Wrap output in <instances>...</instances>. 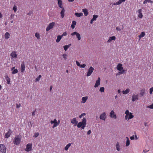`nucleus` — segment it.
Segmentation results:
<instances>
[{
    "instance_id": "nucleus-1",
    "label": "nucleus",
    "mask_w": 153,
    "mask_h": 153,
    "mask_svg": "<svg viewBox=\"0 0 153 153\" xmlns=\"http://www.w3.org/2000/svg\"><path fill=\"white\" fill-rule=\"evenodd\" d=\"M86 119L85 118L83 117L82 120V121L79 122L77 125L78 128H81L82 129H84L86 126Z\"/></svg>"
},
{
    "instance_id": "nucleus-2",
    "label": "nucleus",
    "mask_w": 153,
    "mask_h": 153,
    "mask_svg": "<svg viewBox=\"0 0 153 153\" xmlns=\"http://www.w3.org/2000/svg\"><path fill=\"white\" fill-rule=\"evenodd\" d=\"M126 115L125 116V118L126 120H128L129 119L133 118L134 116L133 115V113L129 112L128 110L126 111L125 112Z\"/></svg>"
},
{
    "instance_id": "nucleus-3",
    "label": "nucleus",
    "mask_w": 153,
    "mask_h": 153,
    "mask_svg": "<svg viewBox=\"0 0 153 153\" xmlns=\"http://www.w3.org/2000/svg\"><path fill=\"white\" fill-rule=\"evenodd\" d=\"M117 69L119 71L118 72L119 75L123 74L126 72V71L123 69V65L121 63H119L117 65Z\"/></svg>"
},
{
    "instance_id": "nucleus-4",
    "label": "nucleus",
    "mask_w": 153,
    "mask_h": 153,
    "mask_svg": "<svg viewBox=\"0 0 153 153\" xmlns=\"http://www.w3.org/2000/svg\"><path fill=\"white\" fill-rule=\"evenodd\" d=\"M71 35L74 36L76 35V38L78 41H80L81 39V37L80 34L76 31H74L71 33Z\"/></svg>"
},
{
    "instance_id": "nucleus-5",
    "label": "nucleus",
    "mask_w": 153,
    "mask_h": 153,
    "mask_svg": "<svg viewBox=\"0 0 153 153\" xmlns=\"http://www.w3.org/2000/svg\"><path fill=\"white\" fill-rule=\"evenodd\" d=\"M21 138L18 136H16L15 137L13 143L14 144L18 145H19L21 142Z\"/></svg>"
},
{
    "instance_id": "nucleus-6",
    "label": "nucleus",
    "mask_w": 153,
    "mask_h": 153,
    "mask_svg": "<svg viewBox=\"0 0 153 153\" xmlns=\"http://www.w3.org/2000/svg\"><path fill=\"white\" fill-rule=\"evenodd\" d=\"M109 117L113 119H116L117 116L113 110H111L109 113Z\"/></svg>"
},
{
    "instance_id": "nucleus-7",
    "label": "nucleus",
    "mask_w": 153,
    "mask_h": 153,
    "mask_svg": "<svg viewBox=\"0 0 153 153\" xmlns=\"http://www.w3.org/2000/svg\"><path fill=\"white\" fill-rule=\"evenodd\" d=\"M55 23L54 22H52L50 23L48 26L46 28V31H48L51 29H52L55 26Z\"/></svg>"
},
{
    "instance_id": "nucleus-8",
    "label": "nucleus",
    "mask_w": 153,
    "mask_h": 153,
    "mask_svg": "<svg viewBox=\"0 0 153 153\" xmlns=\"http://www.w3.org/2000/svg\"><path fill=\"white\" fill-rule=\"evenodd\" d=\"M0 151L2 153H6V148L3 144H0Z\"/></svg>"
},
{
    "instance_id": "nucleus-9",
    "label": "nucleus",
    "mask_w": 153,
    "mask_h": 153,
    "mask_svg": "<svg viewBox=\"0 0 153 153\" xmlns=\"http://www.w3.org/2000/svg\"><path fill=\"white\" fill-rule=\"evenodd\" d=\"M32 149V144L30 143L27 144L26 146V148L25 150L27 152H30Z\"/></svg>"
},
{
    "instance_id": "nucleus-10",
    "label": "nucleus",
    "mask_w": 153,
    "mask_h": 153,
    "mask_svg": "<svg viewBox=\"0 0 153 153\" xmlns=\"http://www.w3.org/2000/svg\"><path fill=\"white\" fill-rule=\"evenodd\" d=\"M106 114L105 112L101 114L100 116V118L103 121H105L106 118Z\"/></svg>"
},
{
    "instance_id": "nucleus-11",
    "label": "nucleus",
    "mask_w": 153,
    "mask_h": 153,
    "mask_svg": "<svg viewBox=\"0 0 153 153\" xmlns=\"http://www.w3.org/2000/svg\"><path fill=\"white\" fill-rule=\"evenodd\" d=\"M94 68L92 67L91 66L90 67L88 70V71L87 73L86 76H90L93 73Z\"/></svg>"
},
{
    "instance_id": "nucleus-12",
    "label": "nucleus",
    "mask_w": 153,
    "mask_h": 153,
    "mask_svg": "<svg viewBox=\"0 0 153 153\" xmlns=\"http://www.w3.org/2000/svg\"><path fill=\"white\" fill-rule=\"evenodd\" d=\"M10 56H11V59L16 58L17 57V54L16 52V51H13L10 54Z\"/></svg>"
},
{
    "instance_id": "nucleus-13",
    "label": "nucleus",
    "mask_w": 153,
    "mask_h": 153,
    "mask_svg": "<svg viewBox=\"0 0 153 153\" xmlns=\"http://www.w3.org/2000/svg\"><path fill=\"white\" fill-rule=\"evenodd\" d=\"M142 11V10L141 9H138L137 11V16L140 19H142L143 16Z\"/></svg>"
},
{
    "instance_id": "nucleus-14",
    "label": "nucleus",
    "mask_w": 153,
    "mask_h": 153,
    "mask_svg": "<svg viewBox=\"0 0 153 153\" xmlns=\"http://www.w3.org/2000/svg\"><path fill=\"white\" fill-rule=\"evenodd\" d=\"M71 123L74 125V126H76L77 125L78 121L76 118H74L71 120Z\"/></svg>"
},
{
    "instance_id": "nucleus-15",
    "label": "nucleus",
    "mask_w": 153,
    "mask_h": 153,
    "mask_svg": "<svg viewBox=\"0 0 153 153\" xmlns=\"http://www.w3.org/2000/svg\"><path fill=\"white\" fill-rule=\"evenodd\" d=\"M116 37L114 36L110 37L108 40L107 42L108 43H111L113 41H115L116 40Z\"/></svg>"
},
{
    "instance_id": "nucleus-16",
    "label": "nucleus",
    "mask_w": 153,
    "mask_h": 153,
    "mask_svg": "<svg viewBox=\"0 0 153 153\" xmlns=\"http://www.w3.org/2000/svg\"><path fill=\"white\" fill-rule=\"evenodd\" d=\"M138 99V94H134L132 95V101L134 102Z\"/></svg>"
},
{
    "instance_id": "nucleus-17",
    "label": "nucleus",
    "mask_w": 153,
    "mask_h": 153,
    "mask_svg": "<svg viewBox=\"0 0 153 153\" xmlns=\"http://www.w3.org/2000/svg\"><path fill=\"white\" fill-rule=\"evenodd\" d=\"M88 96H85L82 97L81 99V103L82 104L85 103L87 100H88Z\"/></svg>"
},
{
    "instance_id": "nucleus-18",
    "label": "nucleus",
    "mask_w": 153,
    "mask_h": 153,
    "mask_svg": "<svg viewBox=\"0 0 153 153\" xmlns=\"http://www.w3.org/2000/svg\"><path fill=\"white\" fill-rule=\"evenodd\" d=\"M20 68L21 72L23 73L25 70V65L24 62L21 63Z\"/></svg>"
},
{
    "instance_id": "nucleus-19",
    "label": "nucleus",
    "mask_w": 153,
    "mask_h": 153,
    "mask_svg": "<svg viewBox=\"0 0 153 153\" xmlns=\"http://www.w3.org/2000/svg\"><path fill=\"white\" fill-rule=\"evenodd\" d=\"M100 77H99L98 80H97L96 82V83H95V85L94 86V87L97 88V87H98V86L100 85Z\"/></svg>"
},
{
    "instance_id": "nucleus-20",
    "label": "nucleus",
    "mask_w": 153,
    "mask_h": 153,
    "mask_svg": "<svg viewBox=\"0 0 153 153\" xmlns=\"http://www.w3.org/2000/svg\"><path fill=\"white\" fill-rule=\"evenodd\" d=\"M116 149L118 151H120L121 150V146L118 142H117L115 145Z\"/></svg>"
},
{
    "instance_id": "nucleus-21",
    "label": "nucleus",
    "mask_w": 153,
    "mask_h": 153,
    "mask_svg": "<svg viewBox=\"0 0 153 153\" xmlns=\"http://www.w3.org/2000/svg\"><path fill=\"white\" fill-rule=\"evenodd\" d=\"M126 0H119L118 1L113 3L114 5H117L121 4L122 2H125Z\"/></svg>"
},
{
    "instance_id": "nucleus-22",
    "label": "nucleus",
    "mask_w": 153,
    "mask_h": 153,
    "mask_svg": "<svg viewBox=\"0 0 153 153\" xmlns=\"http://www.w3.org/2000/svg\"><path fill=\"white\" fill-rule=\"evenodd\" d=\"M146 91V90L145 88H143L141 89L140 91V94L142 96H143Z\"/></svg>"
},
{
    "instance_id": "nucleus-23",
    "label": "nucleus",
    "mask_w": 153,
    "mask_h": 153,
    "mask_svg": "<svg viewBox=\"0 0 153 153\" xmlns=\"http://www.w3.org/2000/svg\"><path fill=\"white\" fill-rule=\"evenodd\" d=\"M58 4L59 7L62 8L63 7L62 6V0H57Z\"/></svg>"
},
{
    "instance_id": "nucleus-24",
    "label": "nucleus",
    "mask_w": 153,
    "mask_h": 153,
    "mask_svg": "<svg viewBox=\"0 0 153 153\" xmlns=\"http://www.w3.org/2000/svg\"><path fill=\"white\" fill-rule=\"evenodd\" d=\"M11 133V131L10 129H9L8 132L5 134V138H8L10 136Z\"/></svg>"
},
{
    "instance_id": "nucleus-25",
    "label": "nucleus",
    "mask_w": 153,
    "mask_h": 153,
    "mask_svg": "<svg viewBox=\"0 0 153 153\" xmlns=\"http://www.w3.org/2000/svg\"><path fill=\"white\" fill-rule=\"evenodd\" d=\"M61 8L62 9V10L60 12V14L62 17L63 18L64 16V13L65 11V10L64 8L63 7Z\"/></svg>"
},
{
    "instance_id": "nucleus-26",
    "label": "nucleus",
    "mask_w": 153,
    "mask_h": 153,
    "mask_svg": "<svg viewBox=\"0 0 153 153\" xmlns=\"http://www.w3.org/2000/svg\"><path fill=\"white\" fill-rule=\"evenodd\" d=\"M130 89L129 88H127L125 90L122 91V93L124 94H126L129 93Z\"/></svg>"
},
{
    "instance_id": "nucleus-27",
    "label": "nucleus",
    "mask_w": 153,
    "mask_h": 153,
    "mask_svg": "<svg viewBox=\"0 0 153 153\" xmlns=\"http://www.w3.org/2000/svg\"><path fill=\"white\" fill-rule=\"evenodd\" d=\"M72 143H69L67 144L64 148V149L65 151H67L69 148L70 147Z\"/></svg>"
},
{
    "instance_id": "nucleus-28",
    "label": "nucleus",
    "mask_w": 153,
    "mask_h": 153,
    "mask_svg": "<svg viewBox=\"0 0 153 153\" xmlns=\"http://www.w3.org/2000/svg\"><path fill=\"white\" fill-rule=\"evenodd\" d=\"M126 147H128L129 145L130 144V140H129V138L128 137H126Z\"/></svg>"
},
{
    "instance_id": "nucleus-29",
    "label": "nucleus",
    "mask_w": 153,
    "mask_h": 153,
    "mask_svg": "<svg viewBox=\"0 0 153 153\" xmlns=\"http://www.w3.org/2000/svg\"><path fill=\"white\" fill-rule=\"evenodd\" d=\"M10 37V34L8 32H6L4 34V38L5 39H8Z\"/></svg>"
},
{
    "instance_id": "nucleus-30",
    "label": "nucleus",
    "mask_w": 153,
    "mask_h": 153,
    "mask_svg": "<svg viewBox=\"0 0 153 153\" xmlns=\"http://www.w3.org/2000/svg\"><path fill=\"white\" fill-rule=\"evenodd\" d=\"M76 25V22L74 20L72 22V23L71 25V27L72 29L74 28L75 25Z\"/></svg>"
},
{
    "instance_id": "nucleus-31",
    "label": "nucleus",
    "mask_w": 153,
    "mask_h": 153,
    "mask_svg": "<svg viewBox=\"0 0 153 153\" xmlns=\"http://www.w3.org/2000/svg\"><path fill=\"white\" fill-rule=\"evenodd\" d=\"M145 34L144 32H142L140 34L139 36V40H140L141 38L145 36Z\"/></svg>"
},
{
    "instance_id": "nucleus-32",
    "label": "nucleus",
    "mask_w": 153,
    "mask_h": 153,
    "mask_svg": "<svg viewBox=\"0 0 153 153\" xmlns=\"http://www.w3.org/2000/svg\"><path fill=\"white\" fill-rule=\"evenodd\" d=\"M71 44H70L68 45L64 46H63V48H64V50L65 51H67V50L68 48H69L71 46Z\"/></svg>"
},
{
    "instance_id": "nucleus-33",
    "label": "nucleus",
    "mask_w": 153,
    "mask_h": 153,
    "mask_svg": "<svg viewBox=\"0 0 153 153\" xmlns=\"http://www.w3.org/2000/svg\"><path fill=\"white\" fill-rule=\"evenodd\" d=\"M82 12L84 13V14L85 16H87L88 14V10L86 9H82Z\"/></svg>"
},
{
    "instance_id": "nucleus-34",
    "label": "nucleus",
    "mask_w": 153,
    "mask_h": 153,
    "mask_svg": "<svg viewBox=\"0 0 153 153\" xmlns=\"http://www.w3.org/2000/svg\"><path fill=\"white\" fill-rule=\"evenodd\" d=\"M62 36L59 35L57 36V38L56 40V42L57 43L59 42L62 39Z\"/></svg>"
},
{
    "instance_id": "nucleus-35",
    "label": "nucleus",
    "mask_w": 153,
    "mask_h": 153,
    "mask_svg": "<svg viewBox=\"0 0 153 153\" xmlns=\"http://www.w3.org/2000/svg\"><path fill=\"white\" fill-rule=\"evenodd\" d=\"M75 15L77 17H79L83 15V13H75Z\"/></svg>"
},
{
    "instance_id": "nucleus-36",
    "label": "nucleus",
    "mask_w": 153,
    "mask_h": 153,
    "mask_svg": "<svg viewBox=\"0 0 153 153\" xmlns=\"http://www.w3.org/2000/svg\"><path fill=\"white\" fill-rule=\"evenodd\" d=\"M5 78L7 81V83L9 84H10V78L7 75L6 76Z\"/></svg>"
},
{
    "instance_id": "nucleus-37",
    "label": "nucleus",
    "mask_w": 153,
    "mask_h": 153,
    "mask_svg": "<svg viewBox=\"0 0 153 153\" xmlns=\"http://www.w3.org/2000/svg\"><path fill=\"white\" fill-rule=\"evenodd\" d=\"M41 77H42V76L41 75H39L36 78V79L34 81L35 82H39L40 80Z\"/></svg>"
},
{
    "instance_id": "nucleus-38",
    "label": "nucleus",
    "mask_w": 153,
    "mask_h": 153,
    "mask_svg": "<svg viewBox=\"0 0 153 153\" xmlns=\"http://www.w3.org/2000/svg\"><path fill=\"white\" fill-rule=\"evenodd\" d=\"M35 36L38 39H39L40 38V34L37 32L35 33Z\"/></svg>"
},
{
    "instance_id": "nucleus-39",
    "label": "nucleus",
    "mask_w": 153,
    "mask_h": 153,
    "mask_svg": "<svg viewBox=\"0 0 153 153\" xmlns=\"http://www.w3.org/2000/svg\"><path fill=\"white\" fill-rule=\"evenodd\" d=\"M93 16V18L92 19V20L94 21L96 20L97 18L98 17V16L94 15Z\"/></svg>"
},
{
    "instance_id": "nucleus-40",
    "label": "nucleus",
    "mask_w": 153,
    "mask_h": 153,
    "mask_svg": "<svg viewBox=\"0 0 153 153\" xmlns=\"http://www.w3.org/2000/svg\"><path fill=\"white\" fill-rule=\"evenodd\" d=\"M104 88L103 87H101L100 88L99 91L101 92H104Z\"/></svg>"
},
{
    "instance_id": "nucleus-41",
    "label": "nucleus",
    "mask_w": 153,
    "mask_h": 153,
    "mask_svg": "<svg viewBox=\"0 0 153 153\" xmlns=\"http://www.w3.org/2000/svg\"><path fill=\"white\" fill-rule=\"evenodd\" d=\"M58 125H59L58 123L57 122V120H56V121L55 122L52 127L53 128H54V127H56Z\"/></svg>"
},
{
    "instance_id": "nucleus-42",
    "label": "nucleus",
    "mask_w": 153,
    "mask_h": 153,
    "mask_svg": "<svg viewBox=\"0 0 153 153\" xmlns=\"http://www.w3.org/2000/svg\"><path fill=\"white\" fill-rule=\"evenodd\" d=\"M18 72V70L17 69H15L12 71V73L13 74H14L17 73Z\"/></svg>"
},
{
    "instance_id": "nucleus-43",
    "label": "nucleus",
    "mask_w": 153,
    "mask_h": 153,
    "mask_svg": "<svg viewBox=\"0 0 153 153\" xmlns=\"http://www.w3.org/2000/svg\"><path fill=\"white\" fill-rule=\"evenodd\" d=\"M153 92V87H151L149 89V94H152Z\"/></svg>"
},
{
    "instance_id": "nucleus-44",
    "label": "nucleus",
    "mask_w": 153,
    "mask_h": 153,
    "mask_svg": "<svg viewBox=\"0 0 153 153\" xmlns=\"http://www.w3.org/2000/svg\"><path fill=\"white\" fill-rule=\"evenodd\" d=\"M123 26H122L121 27V29H123ZM116 29L117 30L119 31H120L121 30V28L119 27H117L116 28Z\"/></svg>"
},
{
    "instance_id": "nucleus-45",
    "label": "nucleus",
    "mask_w": 153,
    "mask_h": 153,
    "mask_svg": "<svg viewBox=\"0 0 153 153\" xmlns=\"http://www.w3.org/2000/svg\"><path fill=\"white\" fill-rule=\"evenodd\" d=\"M17 7L15 5L13 7V9L15 12H16L17 11Z\"/></svg>"
},
{
    "instance_id": "nucleus-46",
    "label": "nucleus",
    "mask_w": 153,
    "mask_h": 153,
    "mask_svg": "<svg viewBox=\"0 0 153 153\" xmlns=\"http://www.w3.org/2000/svg\"><path fill=\"white\" fill-rule=\"evenodd\" d=\"M62 56L63 58L65 60H66L67 59V55L66 54H64L62 55Z\"/></svg>"
},
{
    "instance_id": "nucleus-47",
    "label": "nucleus",
    "mask_w": 153,
    "mask_h": 153,
    "mask_svg": "<svg viewBox=\"0 0 153 153\" xmlns=\"http://www.w3.org/2000/svg\"><path fill=\"white\" fill-rule=\"evenodd\" d=\"M147 108H148L150 109H153V103L150 105L147 106Z\"/></svg>"
},
{
    "instance_id": "nucleus-48",
    "label": "nucleus",
    "mask_w": 153,
    "mask_h": 153,
    "mask_svg": "<svg viewBox=\"0 0 153 153\" xmlns=\"http://www.w3.org/2000/svg\"><path fill=\"white\" fill-rule=\"evenodd\" d=\"M39 135V134L37 132L35 133L33 135V137H37Z\"/></svg>"
},
{
    "instance_id": "nucleus-49",
    "label": "nucleus",
    "mask_w": 153,
    "mask_h": 153,
    "mask_svg": "<svg viewBox=\"0 0 153 153\" xmlns=\"http://www.w3.org/2000/svg\"><path fill=\"white\" fill-rule=\"evenodd\" d=\"M86 115V114L85 113L82 114L81 115L79 116V117L80 118H82V117Z\"/></svg>"
},
{
    "instance_id": "nucleus-50",
    "label": "nucleus",
    "mask_w": 153,
    "mask_h": 153,
    "mask_svg": "<svg viewBox=\"0 0 153 153\" xmlns=\"http://www.w3.org/2000/svg\"><path fill=\"white\" fill-rule=\"evenodd\" d=\"M86 66V65L85 64H83L82 65H81L79 67L80 68H84Z\"/></svg>"
},
{
    "instance_id": "nucleus-51",
    "label": "nucleus",
    "mask_w": 153,
    "mask_h": 153,
    "mask_svg": "<svg viewBox=\"0 0 153 153\" xmlns=\"http://www.w3.org/2000/svg\"><path fill=\"white\" fill-rule=\"evenodd\" d=\"M56 119H54L53 120H51L50 122V123L51 124H54L55 122L56 121Z\"/></svg>"
},
{
    "instance_id": "nucleus-52",
    "label": "nucleus",
    "mask_w": 153,
    "mask_h": 153,
    "mask_svg": "<svg viewBox=\"0 0 153 153\" xmlns=\"http://www.w3.org/2000/svg\"><path fill=\"white\" fill-rule=\"evenodd\" d=\"M76 62L77 65L78 66L80 67L81 65L77 61H76Z\"/></svg>"
},
{
    "instance_id": "nucleus-53",
    "label": "nucleus",
    "mask_w": 153,
    "mask_h": 153,
    "mask_svg": "<svg viewBox=\"0 0 153 153\" xmlns=\"http://www.w3.org/2000/svg\"><path fill=\"white\" fill-rule=\"evenodd\" d=\"M21 106V105L20 104H16V107L17 108H19Z\"/></svg>"
},
{
    "instance_id": "nucleus-54",
    "label": "nucleus",
    "mask_w": 153,
    "mask_h": 153,
    "mask_svg": "<svg viewBox=\"0 0 153 153\" xmlns=\"http://www.w3.org/2000/svg\"><path fill=\"white\" fill-rule=\"evenodd\" d=\"M36 110H35V111H34L32 113V115L33 116H34L35 115V113L36 112Z\"/></svg>"
},
{
    "instance_id": "nucleus-55",
    "label": "nucleus",
    "mask_w": 153,
    "mask_h": 153,
    "mask_svg": "<svg viewBox=\"0 0 153 153\" xmlns=\"http://www.w3.org/2000/svg\"><path fill=\"white\" fill-rule=\"evenodd\" d=\"M130 138L132 140H134V136L133 135Z\"/></svg>"
},
{
    "instance_id": "nucleus-56",
    "label": "nucleus",
    "mask_w": 153,
    "mask_h": 153,
    "mask_svg": "<svg viewBox=\"0 0 153 153\" xmlns=\"http://www.w3.org/2000/svg\"><path fill=\"white\" fill-rule=\"evenodd\" d=\"M91 131L89 130L88 131L87 133V134L88 135H89L91 134Z\"/></svg>"
},
{
    "instance_id": "nucleus-57",
    "label": "nucleus",
    "mask_w": 153,
    "mask_h": 153,
    "mask_svg": "<svg viewBox=\"0 0 153 153\" xmlns=\"http://www.w3.org/2000/svg\"><path fill=\"white\" fill-rule=\"evenodd\" d=\"M148 2V0H145V1H144L143 3L144 4H146Z\"/></svg>"
},
{
    "instance_id": "nucleus-58",
    "label": "nucleus",
    "mask_w": 153,
    "mask_h": 153,
    "mask_svg": "<svg viewBox=\"0 0 153 153\" xmlns=\"http://www.w3.org/2000/svg\"><path fill=\"white\" fill-rule=\"evenodd\" d=\"M67 35V33L66 32H64L62 34V36H66Z\"/></svg>"
},
{
    "instance_id": "nucleus-59",
    "label": "nucleus",
    "mask_w": 153,
    "mask_h": 153,
    "mask_svg": "<svg viewBox=\"0 0 153 153\" xmlns=\"http://www.w3.org/2000/svg\"><path fill=\"white\" fill-rule=\"evenodd\" d=\"M148 2L150 3H153V2L151 0H148Z\"/></svg>"
},
{
    "instance_id": "nucleus-60",
    "label": "nucleus",
    "mask_w": 153,
    "mask_h": 153,
    "mask_svg": "<svg viewBox=\"0 0 153 153\" xmlns=\"http://www.w3.org/2000/svg\"><path fill=\"white\" fill-rule=\"evenodd\" d=\"M14 14H12L11 15V16H10V17H11V18L12 19H13V17H14Z\"/></svg>"
},
{
    "instance_id": "nucleus-61",
    "label": "nucleus",
    "mask_w": 153,
    "mask_h": 153,
    "mask_svg": "<svg viewBox=\"0 0 153 153\" xmlns=\"http://www.w3.org/2000/svg\"><path fill=\"white\" fill-rule=\"evenodd\" d=\"M52 88V86H51L50 88V91H51Z\"/></svg>"
},
{
    "instance_id": "nucleus-62",
    "label": "nucleus",
    "mask_w": 153,
    "mask_h": 153,
    "mask_svg": "<svg viewBox=\"0 0 153 153\" xmlns=\"http://www.w3.org/2000/svg\"><path fill=\"white\" fill-rule=\"evenodd\" d=\"M15 67H13L11 69V71H13V70H14V69H15Z\"/></svg>"
},
{
    "instance_id": "nucleus-63",
    "label": "nucleus",
    "mask_w": 153,
    "mask_h": 153,
    "mask_svg": "<svg viewBox=\"0 0 153 153\" xmlns=\"http://www.w3.org/2000/svg\"><path fill=\"white\" fill-rule=\"evenodd\" d=\"M135 138L136 140H137L138 139V138L137 136L136 135H135Z\"/></svg>"
},
{
    "instance_id": "nucleus-64",
    "label": "nucleus",
    "mask_w": 153,
    "mask_h": 153,
    "mask_svg": "<svg viewBox=\"0 0 153 153\" xmlns=\"http://www.w3.org/2000/svg\"><path fill=\"white\" fill-rule=\"evenodd\" d=\"M118 92L119 93H120V92H121V90L120 89H119L118 90Z\"/></svg>"
}]
</instances>
